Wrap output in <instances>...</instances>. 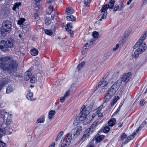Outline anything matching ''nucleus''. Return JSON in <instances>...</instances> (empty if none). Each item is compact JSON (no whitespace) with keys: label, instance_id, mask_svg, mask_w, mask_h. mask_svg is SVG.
Here are the masks:
<instances>
[{"label":"nucleus","instance_id":"ddd939ff","mask_svg":"<svg viewBox=\"0 0 147 147\" xmlns=\"http://www.w3.org/2000/svg\"><path fill=\"white\" fill-rule=\"evenodd\" d=\"M137 134V133L135 131H134L132 133V135H130V136L127 137L126 140L123 143L121 146H123L127 142H129L130 140L133 139L134 138L135 135Z\"/></svg>","mask_w":147,"mask_h":147},{"label":"nucleus","instance_id":"864d4df0","mask_svg":"<svg viewBox=\"0 0 147 147\" xmlns=\"http://www.w3.org/2000/svg\"><path fill=\"white\" fill-rule=\"evenodd\" d=\"M45 121L44 119L43 118H39L38 120L37 121L38 123H42L44 122Z\"/></svg>","mask_w":147,"mask_h":147},{"label":"nucleus","instance_id":"0e129e2a","mask_svg":"<svg viewBox=\"0 0 147 147\" xmlns=\"http://www.w3.org/2000/svg\"><path fill=\"white\" fill-rule=\"evenodd\" d=\"M85 64V63L84 62H82L81 63L79 64L78 65V67H80V66H81V67H83L84 66Z\"/></svg>","mask_w":147,"mask_h":147},{"label":"nucleus","instance_id":"aec40b11","mask_svg":"<svg viewBox=\"0 0 147 147\" xmlns=\"http://www.w3.org/2000/svg\"><path fill=\"white\" fill-rule=\"evenodd\" d=\"M14 89L13 86L11 84L9 85L7 88L6 92L7 93L9 94L12 92Z\"/></svg>","mask_w":147,"mask_h":147},{"label":"nucleus","instance_id":"f704fd0d","mask_svg":"<svg viewBox=\"0 0 147 147\" xmlns=\"http://www.w3.org/2000/svg\"><path fill=\"white\" fill-rule=\"evenodd\" d=\"M21 5V3L20 2L16 3L12 8L13 10L16 11V9H18L19 8V6H20Z\"/></svg>","mask_w":147,"mask_h":147},{"label":"nucleus","instance_id":"393cba45","mask_svg":"<svg viewBox=\"0 0 147 147\" xmlns=\"http://www.w3.org/2000/svg\"><path fill=\"white\" fill-rule=\"evenodd\" d=\"M70 143L67 140H64L62 144L61 145V144H60L59 147H68Z\"/></svg>","mask_w":147,"mask_h":147},{"label":"nucleus","instance_id":"338daca9","mask_svg":"<svg viewBox=\"0 0 147 147\" xmlns=\"http://www.w3.org/2000/svg\"><path fill=\"white\" fill-rule=\"evenodd\" d=\"M87 46L86 45H85V46L84 47L83 50V51H85V52L86 51V50L88 48H87Z\"/></svg>","mask_w":147,"mask_h":147},{"label":"nucleus","instance_id":"13d9d810","mask_svg":"<svg viewBox=\"0 0 147 147\" xmlns=\"http://www.w3.org/2000/svg\"><path fill=\"white\" fill-rule=\"evenodd\" d=\"M38 75H39V78H38V80L39 81V82H41V81L43 80V78H42V75H41L40 74H37Z\"/></svg>","mask_w":147,"mask_h":147},{"label":"nucleus","instance_id":"4468645a","mask_svg":"<svg viewBox=\"0 0 147 147\" xmlns=\"http://www.w3.org/2000/svg\"><path fill=\"white\" fill-rule=\"evenodd\" d=\"M32 74V69H30L25 73L24 79L26 81L28 80L31 77Z\"/></svg>","mask_w":147,"mask_h":147},{"label":"nucleus","instance_id":"de8ad7c7","mask_svg":"<svg viewBox=\"0 0 147 147\" xmlns=\"http://www.w3.org/2000/svg\"><path fill=\"white\" fill-rule=\"evenodd\" d=\"M84 1L85 5L87 7H89L90 2V0H84Z\"/></svg>","mask_w":147,"mask_h":147},{"label":"nucleus","instance_id":"0eeeda50","mask_svg":"<svg viewBox=\"0 0 147 147\" xmlns=\"http://www.w3.org/2000/svg\"><path fill=\"white\" fill-rule=\"evenodd\" d=\"M147 36V31H145L142 34L140 38L138 40V41L136 43L135 45L133 47V49H136V48L138 47V46L141 45V44L143 43L142 42L145 39L146 37Z\"/></svg>","mask_w":147,"mask_h":147},{"label":"nucleus","instance_id":"052dcab7","mask_svg":"<svg viewBox=\"0 0 147 147\" xmlns=\"http://www.w3.org/2000/svg\"><path fill=\"white\" fill-rule=\"evenodd\" d=\"M119 44H117L116 46L115 47H114L113 49V51H115L119 47Z\"/></svg>","mask_w":147,"mask_h":147},{"label":"nucleus","instance_id":"7ed1b4c3","mask_svg":"<svg viewBox=\"0 0 147 147\" xmlns=\"http://www.w3.org/2000/svg\"><path fill=\"white\" fill-rule=\"evenodd\" d=\"M14 42V40L11 38H8L6 41L2 40L0 42V49L3 51H7L9 48L13 47Z\"/></svg>","mask_w":147,"mask_h":147},{"label":"nucleus","instance_id":"680f3d73","mask_svg":"<svg viewBox=\"0 0 147 147\" xmlns=\"http://www.w3.org/2000/svg\"><path fill=\"white\" fill-rule=\"evenodd\" d=\"M144 103V99L142 100L140 102V106H143Z\"/></svg>","mask_w":147,"mask_h":147},{"label":"nucleus","instance_id":"c9c22d12","mask_svg":"<svg viewBox=\"0 0 147 147\" xmlns=\"http://www.w3.org/2000/svg\"><path fill=\"white\" fill-rule=\"evenodd\" d=\"M107 15V13H101V18L98 21L96 22V23L99 22L100 21H101L102 19H105Z\"/></svg>","mask_w":147,"mask_h":147},{"label":"nucleus","instance_id":"b1692460","mask_svg":"<svg viewBox=\"0 0 147 147\" xmlns=\"http://www.w3.org/2000/svg\"><path fill=\"white\" fill-rule=\"evenodd\" d=\"M103 106V105H102L97 108L95 109L94 111V115H96L98 113L100 112L103 108L104 107Z\"/></svg>","mask_w":147,"mask_h":147},{"label":"nucleus","instance_id":"5fc2aeb1","mask_svg":"<svg viewBox=\"0 0 147 147\" xmlns=\"http://www.w3.org/2000/svg\"><path fill=\"white\" fill-rule=\"evenodd\" d=\"M6 144L1 141H0V147H6Z\"/></svg>","mask_w":147,"mask_h":147},{"label":"nucleus","instance_id":"72a5a7b5","mask_svg":"<svg viewBox=\"0 0 147 147\" xmlns=\"http://www.w3.org/2000/svg\"><path fill=\"white\" fill-rule=\"evenodd\" d=\"M30 52L31 54L33 56H36L38 53V50L35 49H34L31 50Z\"/></svg>","mask_w":147,"mask_h":147},{"label":"nucleus","instance_id":"20e7f679","mask_svg":"<svg viewBox=\"0 0 147 147\" xmlns=\"http://www.w3.org/2000/svg\"><path fill=\"white\" fill-rule=\"evenodd\" d=\"M89 113V112L88 110H84L81 111L80 113L78 116L80 118V120L84 121L83 123H84V124L90 123L92 120L91 119H88V118H90V115H88Z\"/></svg>","mask_w":147,"mask_h":147},{"label":"nucleus","instance_id":"ea45409f","mask_svg":"<svg viewBox=\"0 0 147 147\" xmlns=\"http://www.w3.org/2000/svg\"><path fill=\"white\" fill-rule=\"evenodd\" d=\"M58 14L56 12H55L51 16V18L52 19H56L58 17Z\"/></svg>","mask_w":147,"mask_h":147},{"label":"nucleus","instance_id":"79ce46f5","mask_svg":"<svg viewBox=\"0 0 147 147\" xmlns=\"http://www.w3.org/2000/svg\"><path fill=\"white\" fill-rule=\"evenodd\" d=\"M45 24L47 25H49L51 23V20L49 17H47L45 19Z\"/></svg>","mask_w":147,"mask_h":147},{"label":"nucleus","instance_id":"5701e85b","mask_svg":"<svg viewBox=\"0 0 147 147\" xmlns=\"http://www.w3.org/2000/svg\"><path fill=\"white\" fill-rule=\"evenodd\" d=\"M55 113L56 112L55 110H51L50 111L49 113V119H52Z\"/></svg>","mask_w":147,"mask_h":147},{"label":"nucleus","instance_id":"f3484780","mask_svg":"<svg viewBox=\"0 0 147 147\" xmlns=\"http://www.w3.org/2000/svg\"><path fill=\"white\" fill-rule=\"evenodd\" d=\"M26 98L28 100L30 101H33L36 100V98L33 97V93L31 92L28 93L26 95Z\"/></svg>","mask_w":147,"mask_h":147},{"label":"nucleus","instance_id":"412c9836","mask_svg":"<svg viewBox=\"0 0 147 147\" xmlns=\"http://www.w3.org/2000/svg\"><path fill=\"white\" fill-rule=\"evenodd\" d=\"M105 136L103 135H98L96 136L95 139L97 142H101L104 138Z\"/></svg>","mask_w":147,"mask_h":147},{"label":"nucleus","instance_id":"69168bd1","mask_svg":"<svg viewBox=\"0 0 147 147\" xmlns=\"http://www.w3.org/2000/svg\"><path fill=\"white\" fill-rule=\"evenodd\" d=\"M123 123L120 121L118 123L119 127H121L123 125Z\"/></svg>","mask_w":147,"mask_h":147},{"label":"nucleus","instance_id":"4c0bfd02","mask_svg":"<svg viewBox=\"0 0 147 147\" xmlns=\"http://www.w3.org/2000/svg\"><path fill=\"white\" fill-rule=\"evenodd\" d=\"M74 12V9L71 7H69L66 9V12L70 14H72Z\"/></svg>","mask_w":147,"mask_h":147},{"label":"nucleus","instance_id":"4d7b16f0","mask_svg":"<svg viewBox=\"0 0 147 147\" xmlns=\"http://www.w3.org/2000/svg\"><path fill=\"white\" fill-rule=\"evenodd\" d=\"M41 0H34L33 3L36 5L38 7V4L39 3V2Z\"/></svg>","mask_w":147,"mask_h":147},{"label":"nucleus","instance_id":"7c9ffc66","mask_svg":"<svg viewBox=\"0 0 147 147\" xmlns=\"http://www.w3.org/2000/svg\"><path fill=\"white\" fill-rule=\"evenodd\" d=\"M66 19L68 21H73L76 20V18L73 16L70 15L69 16H67L66 17Z\"/></svg>","mask_w":147,"mask_h":147},{"label":"nucleus","instance_id":"774afa93","mask_svg":"<svg viewBox=\"0 0 147 147\" xmlns=\"http://www.w3.org/2000/svg\"><path fill=\"white\" fill-rule=\"evenodd\" d=\"M97 115H98V117H101L103 116V114L99 112Z\"/></svg>","mask_w":147,"mask_h":147},{"label":"nucleus","instance_id":"c03bdc74","mask_svg":"<svg viewBox=\"0 0 147 147\" xmlns=\"http://www.w3.org/2000/svg\"><path fill=\"white\" fill-rule=\"evenodd\" d=\"M119 97L118 96H116L115 97V98L113 100V101L111 103V105L113 106L114 104L117 102V100L119 99Z\"/></svg>","mask_w":147,"mask_h":147},{"label":"nucleus","instance_id":"09e8293b","mask_svg":"<svg viewBox=\"0 0 147 147\" xmlns=\"http://www.w3.org/2000/svg\"><path fill=\"white\" fill-rule=\"evenodd\" d=\"M63 134V131H61L59 134L57 136L56 138V141H57L59 139V138Z\"/></svg>","mask_w":147,"mask_h":147},{"label":"nucleus","instance_id":"6e6552de","mask_svg":"<svg viewBox=\"0 0 147 147\" xmlns=\"http://www.w3.org/2000/svg\"><path fill=\"white\" fill-rule=\"evenodd\" d=\"M121 80H117L116 82L112 86L109 90L115 94L121 85Z\"/></svg>","mask_w":147,"mask_h":147},{"label":"nucleus","instance_id":"dca6fc26","mask_svg":"<svg viewBox=\"0 0 147 147\" xmlns=\"http://www.w3.org/2000/svg\"><path fill=\"white\" fill-rule=\"evenodd\" d=\"M107 81L106 80H105L104 78H103L102 79V80L100 81L99 83L98 87H104L107 85ZM96 87L97 88V86H96Z\"/></svg>","mask_w":147,"mask_h":147},{"label":"nucleus","instance_id":"e433bc0d","mask_svg":"<svg viewBox=\"0 0 147 147\" xmlns=\"http://www.w3.org/2000/svg\"><path fill=\"white\" fill-rule=\"evenodd\" d=\"M80 118L78 117H76V119L74 120V125H77L80 122V121H81V120H80Z\"/></svg>","mask_w":147,"mask_h":147},{"label":"nucleus","instance_id":"9d476101","mask_svg":"<svg viewBox=\"0 0 147 147\" xmlns=\"http://www.w3.org/2000/svg\"><path fill=\"white\" fill-rule=\"evenodd\" d=\"M115 93L110 90L108 91L104 100V102L106 103L110 100L113 96Z\"/></svg>","mask_w":147,"mask_h":147},{"label":"nucleus","instance_id":"a18cd8bd","mask_svg":"<svg viewBox=\"0 0 147 147\" xmlns=\"http://www.w3.org/2000/svg\"><path fill=\"white\" fill-rule=\"evenodd\" d=\"M69 28L71 29L72 28V25L71 23L68 24L65 26V28L67 31H68V29H69Z\"/></svg>","mask_w":147,"mask_h":147},{"label":"nucleus","instance_id":"58836bf2","mask_svg":"<svg viewBox=\"0 0 147 147\" xmlns=\"http://www.w3.org/2000/svg\"><path fill=\"white\" fill-rule=\"evenodd\" d=\"M25 21V19L24 18H20L18 22V24L21 26L22 25L24 22Z\"/></svg>","mask_w":147,"mask_h":147},{"label":"nucleus","instance_id":"c756f323","mask_svg":"<svg viewBox=\"0 0 147 147\" xmlns=\"http://www.w3.org/2000/svg\"><path fill=\"white\" fill-rule=\"evenodd\" d=\"M92 37L95 39H98L99 38V34L96 31H94L92 32Z\"/></svg>","mask_w":147,"mask_h":147},{"label":"nucleus","instance_id":"603ef678","mask_svg":"<svg viewBox=\"0 0 147 147\" xmlns=\"http://www.w3.org/2000/svg\"><path fill=\"white\" fill-rule=\"evenodd\" d=\"M144 127V126L142 124L140 125L139 126V128L136 130V132L137 133V134L140 131H141L142 128L143 127Z\"/></svg>","mask_w":147,"mask_h":147},{"label":"nucleus","instance_id":"3c124183","mask_svg":"<svg viewBox=\"0 0 147 147\" xmlns=\"http://www.w3.org/2000/svg\"><path fill=\"white\" fill-rule=\"evenodd\" d=\"M36 80V77L35 76H32L31 80H30V82L32 83H35V82Z\"/></svg>","mask_w":147,"mask_h":147},{"label":"nucleus","instance_id":"f03ea898","mask_svg":"<svg viewBox=\"0 0 147 147\" xmlns=\"http://www.w3.org/2000/svg\"><path fill=\"white\" fill-rule=\"evenodd\" d=\"M11 22L9 20L4 21L1 27L0 34L1 36H5L6 35L10 32L12 29Z\"/></svg>","mask_w":147,"mask_h":147},{"label":"nucleus","instance_id":"8fccbe9b","mask_svg":"<svg viewBox=\"0 0 147 147\" xmlns=\"http://www.w3.org/2000/svg\"><path fill=\"white\" fill-rule=\"evenodd\" d=\"M49 9L51 10V12H48L47 14H50L54 11V7L51 5H50L49 7Z\"/></svg>","mask_w":147,"mask_h":147},{"label":"nucleus","instance_id":"9b49d317","mask_svg":"<svg viewBox=\"0 0 147 147\" xmlns=\"http://www.w3.org/2000/svg\"><path fill=\"white\" fill-rule=\"evenodd\" d=\"M99 124V121L98 120H96V121L94 122L93 123L92 125L86 130H88L89 132H90V133L91 134L94 130H95L97 126Z\"/></svg>","mask_w":147,"mask_h":147},{"label":"nucleus","instance_id":"e2e57ef3","mask_svg":"<svg viewBox=\"0 0 147 147\" xmlns=\"http://www.w3.org/2000/svg\"><path fill=\"white\" fill-rule=\"evenodd\" d=\"M121 106H119V107L118 108L116 111L113 114V115H115L116 114L118 113L120 109V108Z\"/></svg>","mask_w":147,"mask_h":147},{"label":"nucleus","instance_id":"2f4dec72","mask_svg":"<svg viewBox=\"0 0 147 147\" xmlns=\"http://www.w3.org/2000/svg\"><path fill=\"white\" fill-rule=\"evenodd\" d=\"M127 138V135L125 133H122L119 137L120 139L122 141H123L125 139V141Z\"/></svg>","mask_w":147,"mask_h":147},{"label":"nucleus","instance_id":"37998d69","mask_svg":"<svg viewBox=\"0 0 147 147\" xmlns=\"http://www.w3.org/2000/svg\"><path fill=\"white\" fill-rule=\"evenodd\" d=\"M123 2L122 1H121L120 2V6L119 7V11L122 10L124 7Z\"/></svg>","mask_w":147,"mask_h":147},{"label":"nucleus","instance_id":"bf43d9fd","mask_svg":"<svg viewBox=\"0 0 147 147\" xmlns=\"http://www.w3.org/2000/svg\"><path fill=\"white\" fill-rule=\"evenodd\" d=\"M69 32V34L71 36H72L74 34V32L73 31L71 30V29H68V31H67Z\"/></svg>","mask_w":147,"mask_h":147},{"label":"nucleus","instance_id":"c85d7f7f","mask_svg":"<svg viewBox=\"0 0 147 147\" xmlns=\"http://www.w3.org/2000/svg\"><path fill=\"white\" fill-rule=\"evenodd\" d=\"M72 134L71 132L68 133L66 135L67 138L65 140H67V141L70 142L71 140Z\"/></svg>","mask_w":147,"mask_h":147},{"label":"nucleus","instance_id":"bb28decb","mask_svg":"<svg viewBox=\"0 0 147 147\" xmlns=\"http://www.w3.org/2000/svg\"><path fill=\"white\" fill-rule=\"evenodd\" d=\"M7 130V128H0V139L2 136L5 134L6 130Z\"/></svg>","mask_w":147,"mask_h":147},{"label":"nucleus","instance_id":"6e6d98bb","mask_svg":"<svg viewBox=\"0 0 147 147\" xmlns=\"http://www.w3.org/2000/svg\"><path fill=\"white\" fill-rule=\"evenodd\" d=\"M119 6L118 4H116L115 5V7L113 9V11L114 12H115L117 11V10H119Z\"/></svg>","mask_w":147,"mask_h":147},{"label":"nucleus","instance_id":"a19ab883","mask_svg":"<svg viewBox=\"0 0 147 147\" xmlns=\"http://www.w3.org/2000/svg\"><path fill=\"white\" fill-rule=\"evenodd\" d=\"M45 33L49 35H52L53 34V32L51 30H48L45 29L44 30Z\"/></svg>","mask_w":147,"mask_h":147},{"label":"nucleus","instance_id":"a878e982","mask_svg":"<svg viewBox=\"0 0 147 147\" xmlns=\"http://www.w3.org/2000/svg\"><path fill=\"white\" fill-rule=\"evenodd\" d=\"M115 3V1L114 0H110L109 3L108 4H107L109 8L110 9H113Z\"/></svg>","mask_w":147,"mask_h":147},{"label":"nucleus","instance_id":"f8f14e48","mask_svg":"<svg viewBox=\"0 0 147 147\" xmlns=\"http://www.w3.org/2000/svg\"><path fill=\"white\" fill-rule=\"evenodd\" d=\"M131 73L124 74L122 77V80L123 82H127L131 78Z\"/></svg>","mask_w":147,"mask_h":147},{"label":"nucleus","instance_id":"423d86ee","mask_svg":"<svg viewBox=\"0 0 147 147\" xmlns=\"http://www.w3.org/2000/svg\"><path fill=\"white\" fill-rule=\"evenodd\" d=\"M146 48V45L145 43L141 44L139 48L135 51L134 55L136 57H138L139 54H141L142 52L144 51Z\"/></svg>","mask_w":147,"mask_h":147},{"label":"nucleus","instance_id":"f257e3e1","mask_svg":"<svg viewBox=\"0 0 147 147\" xmlns=\"http://www.w3.org/2000/svg\"><path fill=\"white\" fill-rule=\"evenodd\" d=\"M0 60L1 61L0 63L1 67L4 71L10 74L14 73L17 71L18 62L10 57H2Z\"/></svg>","mask_w":147,"mask_h":147},{"label":"nucleus","instance_id":"6ab92c4d","mask_svg":"<svg viewBox=\"0 0 147 147\" xmlns=\"http://www.w3.org/2000/svg\"><path fill=\"white\" fill-rule=\"evenodd\" d=\"M108 8L107 4L103 5L100 11L101 13H107V10Z\"/></svg>","mask_w":147,"mask_h":147},{"label":"nucleus","instance_id":"2eb2a0df","mask_svg":"<svg viewBox=\"0 0 147 147\" xmlns=\"http://www.w3.org/2000/svg\"><path fill=\"white\" fill-rule=\"evenodd\" d=\"M90 134V132H89L88 130H86L84 133V135L79 142H83L86 140L88 138Z\"/></svg>","mask_w":147,"mask_h":147},{"label":"nucleus","instance_id":"49530a36","mask_svg":"<svg viewBox=\"0 0 147 147\" xmlns=\"http://www.w3.org/2000/svg\"><path fill=\"white\" fill-rule=\"evenodd\" d=\"M110 129L108 126H107L105 127L103 129V132L105 133H107L110 130Z\"/></svg>","mask_w":147,"mask_h":147},{"label":"nucleus","instance_id":"473e14b6","mask_svg":"<svg viewBox=\"0 0 147 147\" xmlns=\"http://www.w3.org/2000/svg\"><path fill=\"white\" fill-rule=\"evenodd\" d=\"M9 82V80L7 79H3L2 80L0 81V82L1 84L3 87L7 84Z\"/></svg>","mask_w":147,"mask_h":147},{"label":"nucleus","instance_id":"4be33fe9","mask_svg":"<svg viewBox=\"0 0 147 147\" xmlns=\"http://www.w3.org/2000/svg\"><path fill=\"white\" fill-rule=\"evenodd\" d=\"M95 40L94 39L92 38L90 40H88L85 45L87 46L88 47H89L93 45V43L95 42Z\"/></svg>","mask_w":147,"mask_h":147},{"label":"nucleus","instance_id":"39448f33","mask_svg":"<svg viewBox=\"0 0 147 147\" xmlns=\"http://www.w3.org/2000/svg\"><path fill=\"white\" fill-rule=\"evenodd\" d=\"M0 113L1 115L3 116L4 119L7 118L6 123L7 125H11L12 123V114H9V113L5 112L4 110L0 111Z\"/></svg>","mask_w":147,"mask_h":147},{"label":"nucleus","instance_id":"cd10ccee","mask_svg":"<svg viewBox=\"0 0 147 147\" xmlns=\"http://www.w3.org/2000/svg\"><path fill=\"white\" fill-rule=\"evenodd\" d=\"M116 123V120L115 118H113L111 119H110L108 123L109 126L112 127Z\"/></svg>","mask_w":147,"mask_h":147},{"label":"nucleus","instance_id":"a211bd4d","mask_svg":"<svg viewBox=\"0 0 147 147\" xmlns=\"http://www.w3.org/2000/svg\"><path fill=\"white\" fill-rule=\"evenodd\" d=\"M70 92L69 91H67L66 92L63 97H61L60 98V102L61 103H63L66 98H67L70 93Z\"/></svg>","mask_w":147,"mask_h":147},{"label":"nucleus","instance_id":"1a4fd4ad","mask_svg":"<svg viewBox=\"0 0 147 147\" xmlns=\"http://www.w3.org/2000/svg\"><path fill=\"white\" fill-rule=\"evenodd\" d=\"M82 127L80 125H78L73 129L71 132L76 137L79 136L82 132Z\"/></svg>","mask_w":147,"mask_h":147}]
</instances>
